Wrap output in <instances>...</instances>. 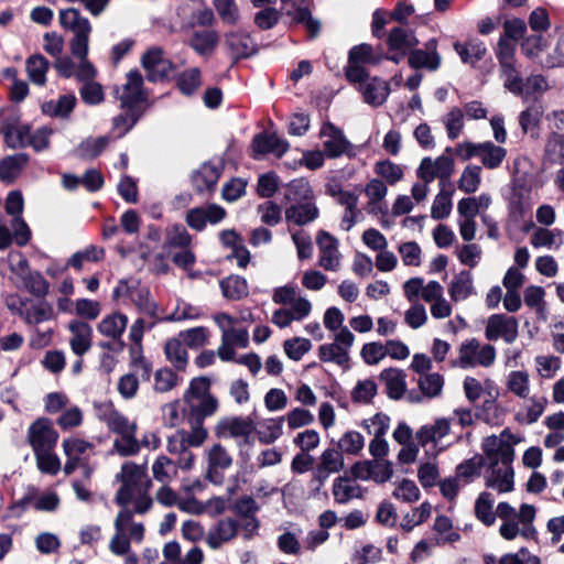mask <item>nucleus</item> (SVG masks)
Masks as SVG:
<instances>
[{
  "mask_svg": "<svg viewBox=\"0 0 564 564\" xmlns=\"http://www.w3.org/2000/svg\"><path fill=\"white\" fill-rule=\"evenodd\" d=\"M178 468L177 463L165 455H161L152 465L153 477L156 481L162 484L171 482L176 478Z\"/></svg>",
  "mask_w": 564,
  "mask_h": 564,
  "instance_id": "obj_47",
  "label": "nucleus"
},
{
  "mask_svg": "<svg viewBox=\"0 0 564 564\" xmlns=\"http://www.w3.org/2000/svg\"><path fill=\"white\" fill-rule=\"evenodd\" d=\"M63 449L67 458L80 463L89 460V457L95 454L94 444L79 437L65 438L63 441Z\"/></svg>",
  "mask_w": 564,
  "mask_h": 564,
  "instance_id": "obj_38",
  "label": "nucleus"
},
{
  "mask_svg": "<svg viewBox=\"0 0 564 564\" xmlns=\"http://www.w3.org/2000/svg\"><path fill=\"white\" fill-rule=\"evenodd\" d=\"M507 436L508 430H505L499 436L490 435L484 440L482 451L489 460V466L512 464L514 449Z\"/></svg>",
  "mask_w": 564,
  "mask_h": 564,
  "instance_id": "obj_11",
  "label": "nucleus"
},
{
  "mask_svg": "<svg viewBox=\"0 0 564 564\" xmlns=\"http://www.w3.org/2000/svg\"><path fill=\"white\" fill-rule=\"evenodd\" d=\"M495 499L490 492H481L475 502V516L486 527H490L496 521L494 511Z\"/></svg>",
  "mask_w": 564,
  "mask_h": 564,
  "instance_id": "obj_51",
  "label": "nucleus"
},
{
  "mask_svg": "<svg viewBox=\"0 0 564 564\" xmlns=\"http://www.w3.org/2000/svg\"><path fill=\"white\" fill-rule=\"evenodd\" d=\"M290 145L288 141L280 138L275 133H259L254 135L252 140L253 158L258 159L260 155L273 154L276 158H281Z\"/></svg>",
  "mask_w": 564,
  "mask_h": 564,
  "instance_id": "obj_23",
  "label": "nucleus"
},
{
  "mask_svg": "<svg viewBox=\"0 0 564 564\" xmlns=\"http://www.w3.org/2000/svg\"><path fill=\"white\" fill-rule=\"evenodd\" d=\"M115 93L121 109L139 110V106L147 99L141 73L137 69L130 70L127 74L126 83L121 87H117Z\"/></svg>",
  "mask_w": 564,
  "mask_h": 564,
  "instance_id": "obj_9",
  "label": "nucleus"
},
{
  "mask_svg": "<svg viewBox=\"0 0 564 564\" xmlns=\"http://www.w3.org/2000/svg\"><path fill=\"white\" fill-rule=\"evenodd\" d=\"M332 492L337 503L345 505L352 499L362 497L361 487L349 477H337L333 482Z\"/></svg>",
  "mask_w": 564,
  "mask_h": 564,
  "instance_id": "obj_34",
  "label": "nucleus"
},
{
  "mask_svg": "<svg viewBox=\"0 0 564 564\" xmlns=\"http://www.w3.org/2000/svg\"><path fill=\"white\" fill-rule=\"evenodd\" d=\"M184 416L186 422L198 424L216 413L218 400L209 391V381L206 378H195L191 381L184 393Z\"/></svg>",
  "mask_w": 564,
  "mask_h": 564,
  "instance_id": "obj_2",
  "label": "nucleus"
},
{
  "mask_svg": "<svg viewBox=\"0 0 564 564\" xmlns=\"http://www.w3.org/2000/svg\"><path fill=\"white\" fill-rule=\"evenodd\" d=\"M224 297L230 301H239L249 294L248 283L245 278L229 275L219 282Z\"/></svg>",
  "mask_w": 564,
  "mask_h": 564,
  "instance_id": "obj_43",
  "label": "nucleus"
},
{
  "mask_svg": "<svg viewBox=\"0 0 564 564\" xmlns=\"http://www.w3.org/2000/svg\"><path fill=\"white\" fill-rule=\"evenodd\" d=\"M547 405V399L543 395H533L524 406L523 412L517 414V420L523 424H533L542 416Z\"/></svg>",
  "mask_w": 564,
  "mask_h": 564,
  "instance_id": "obj_49",
  "label": "nucleus"
},
{
  "mask_svg": "<svg viewBox=\"0 0 564 564\" xmlns=\"http://www.w3.org/2000/svg\"><path fill=\"white\" fill-rule=\"evenodd\" d=\"M75 95L67 94L61 96L56 101L45 102L42 107L43 112L51 117L67 118L76 106Z\"/></svg>",
  "mask_w": 564,
  "mask_h": 564,
  "instance_id": "obj_52",
  "label": "nucleus"
},
{
  "mask_svg": "<svg viewBox=\"0 0 564 564\" xmlns=\"http://www.w3.org/2000/svg\"><path fill=\"white\" fill-rule=\"evenodd\" d=\"M118 478L121 486L116 494L115 502L117 505L133 503L138 514L147 513L153 503L149 495L152 481L148 476L147 466L127 462L121 466Z\"/></svg>",
  "mask_w": 564,
  "mask_h": 564,
  "instance_id": "obj_1",
  "label": "nucleus"
},
{
  "mask_svg": "<svg viewBox=\"0 0 564 564\" xmlns=\"http://www.w3.org/2000/svg\"><path fill=\"white\" fill-rule=\"evenodd\" d=\"M496 360V348L490 344H481L477 338L462 343L456 365L463 369L476 367L488 368Z\"/></svg>",
  "mask_w": 564,
  "mask_h": 564,
  "instance_id": "obj_7",
  "label": "nucleus"
},
{
  "mask_svg": "<svg viewBox=\"0 0 564 564\" xmlns=\"http://www.w3.org/2000/svg\"><path fill=\"white\" fill-rule=\"evenodd\" d=\"M224 48L234 61L249 58L258 52V45L250 33L231 30L224 34Z\"/></svg>",
  "mask_w": 564,
  "mask_h": 564,
  "instance_id": "obj_12",
  "label": "nucleus"
},
{
  "mask_svg": "<svg viewBox=\"0 0 564 564\" xmlns=\"http://www.w3.org/2000/svg\"><path fill=\"white\" fill-rule=\"evenodd\" d=\"M19 314L30 325H39L55 317L53 305L44 299L22 302Z\"/></svg>",
  "mask_w": 564,
  "mask_h": 564,
  "instance_id": "obj_26",
  "label": "nucleus"
},
{
  "mask_svg": "<svg viewBox=\"0 0 564 564\" xmlns=\"http://www.w3.org/2000/svg\"><path fill=\"white\" fill-rule=\"evenodd\" d=\"M284 416L269 417L254 424V432L262 444H272L283 433Z\"/></svg>",
  "mask_w": 564,
  "mask_h": 564,
  "instance_id": "obj_35",
  "label": "nucleus"
},
{
  "mask_svg": "<svg viewBox=\"0 0 564 564\" xmlns=\"http://www.w3.org/2000/svg\"><path fill=\"white\" fill-rule=\"evenodd\" d=\"M481 167L478 165H468L462 173L457 186L458 188L466 193L473 194L475 193L481 182Z\"/></svg>",
  "mask_w": 564,
  "mask_h": 564,
  "instance_id": "obj_62",
  "label": "nucleus"
},
{
  "mask_svg": "<svg viewBox=\"0 0 564 564\" xmlns=\"http://www.w3.org/2000/svg\"><path fill=\"white\" fill-rule=\"evenodd\" d=\"M61 25L73 32L74 36L69 42L73 56H85L89 52V35L91 24L89 20L76 8H67L59 11Z\"/></svg>",
  "mask_w": 564,
  "mask_h": 564,
  "instance_id": "obj_5",
  "label": "nucleus"
},
{
  "mask_svg": "<svg viewBox=\"0 0 564 564\" xmlns=\"http://www.w3.org/2000/svg\"><path fill=\"white\" fill-rule=\"evenodd\" d=\"M486 564H541L540 558L532 555L528 549L521 547L517 553H507L498 562L494 556L486 557Z\"/></svg>",
  "mask_w": 564,
  "mask_h": 564,
  "instance_id": "obj_61",
  "label": "nucleus"
},
{
  "mask_svg": "<svg viewBox=\"0 0 564 564\" xmlns=\"http://www.w3.org/2000/svg\"><path fill=\"white\" fill-rule=\"evenodd\" d=\"M506 387L509 392L520 399H527L530 394V376L524 370H512L506 379Z\"/></svg>",
  "mask_w": 564,
  "mask_h": 564,
  "instance_id": "obj_46",
  "label": "nucleus"
},
{
  "mask_svg": "<svg viewBox=\"0 0 564 564\" xmlns=\"http://www.w3.org/2000/svg\"><path fill=\"white\" fill-rule=\"evenodd\" d=\"M507 155L505 148L495 145L490 141L481 143L479 158L485 167L494 170L500 166Z\"/></svg>",
  "mask_w": 564,
  "mask_h": 564,
  "instance_id": "obj_53",
  "label": "nucleus"
},
{
  "mask_svg": "<svg viewBox=\"0 0 564 564\" xmlns=\"http://www.w3.org/2000/svg\"><path fill=\"white\" fill-rule=\"evenodd\" d=\"M519 335V323L514 316L494 314L488 317L485 336L488 340L502 338L505 343L512 344Z\"/></svg>",
  "mask_w": 564,
  "mask_h": 564,
  "instance_id": "obj_13",
  "label": "nucleus"
},
{
  "mask_svg": "<svg viewBox=\"0 0 564 564\" xmlns=\"http://www.w3.org/2000/svg\"><path fill=\"white\" fill-rule=\"evenodd\" d=\"M441 55L437 53V41L429 40L424 48L411 50L409 53V65L414 69L425 68L434 72L441 65Z\"/></svg>",
  "mask_w": 564,
  "mask_h": 564,
  "instance_id": "obj_20",
  "label": "nucleus"
},
{
  "mask_svg": "<svg viewBox=\"0 0 564 564\" xmlns=\"http://www.w3.org/2000/svg\"><path fill=\"white\" fill-rule=\"evenodd\" d=\"M226 210L217 205L209 204L206 207H195L187 212L186 224L197 231L205 229L207 224L216 225L224 220Z\"/></svg>",
  "mask_w": 564,
  "mask_h": 564,
  "instance_id": "obj_19",
  "label": "nucleus"
},
{
  "mask_svg": "<svg viewBox=\"0 0 564 564\" xmlns=\"http://www.w3.org/2000/svg\"><path fill=\"white\" fill-rule=\"evenodd\" d=\"M316 243L319 250L318 264L326 271H338L341 261L338 240L328 231L319 230L316 236Z\"/></svg>",
  "mask_w": 564,
  "mask_h": 564,
  "instance_id": "obj_16",
  "label": "nucleus"
},
{
  "mask_svg": "<svg viewBox=\"0 0 564 564\" xmlns=\"http://www.w3.org/2000/svg\"><path fill=\"white\" fill-rule=\"evenodd\" d=\"M239 523L231 518H225L212 527L205 538L206 544L213 549H219L224 543L231 541L238 532Z\"/></svg>",
  "mask_w": 564,
  "mask_h": 564,
  "instance_id": "obj_27",
  "label": "nucleus"
},
{
  "mask_svg": "<svg viewBox=\"0 0 564 564\" xmlns=\"http://www.w3.org/2000/svg\"><path fill=\"white\" fill-rule=\"evenodd\" d=\"M212 2L224 24L236 25L239 23L241 14L236 0H213Z\"/></svg>",
  "mask_w": 564,
  "mask_h": 564,
  "instance_id": "obj_54",
  "label": "nucleus"
},
{
  "mask_svg": "<svg viewBox=\"0 0 564 564\" xmlns=\"http://www.w3.org/2000/svg\"><path fill=\"white\" fill-rule=\"evenodd\" d=\"M231 464L232 458L227 449L220 444H214L208 451L207 478L214 484H220L221 476L218 470L227 469Z\"/></svg>",
  "mask_w": 564,
  "mask_h": 564,
  "instance_id": "obj_31",
  "label": "nucleus"
},
{
  "mask_svg": "<svg viewBox=\"0 0 564 564\" xmlns=\"http://www.w3.org/2000/svg\"><path fill=\"white\" fill-rule=\"evenodd\" d=\"M321 135L325 138L323 143L324 154L329 159L338 158L343 154H348L351 149L350 142L346 139L343 131L332 122H326L321 129Z\"/></svg>",
  "mask_w": 564,
  "mask_h": 564,
  "instance_id": "obj_18",
  "label": "nucleus"
},
{
  "mask_svg": "<svg viewBox=\"0 0 564 564\" xmlns=\"http://www.w3.org/2000/svg\"><path fill=\"white\" fill-rule=\"evenodd\" d=\"M215 21L214 11L203 0H183L175 10L174 24L182 31L212 26Z\"/></svg>",
  "mask_w": 564,
  "mask_h": 564,
  "instance_id": "obj_6",
  "label": "nucleus"
},
{
  "mask_svg": "<svg viewBox=\"0 0 564 564\" xmlns=\"http://www.w3.org/2000/svg\"><path fill=\"white\" fill-rule=\"evenodd\" d=\"M110 138L101 135L98 138H87L75 149V154L84 160L97 158L109 144Z\"/></svg>",
  "mask_w": 564,
  "mask_h": 564,
  "instance_id": "obj_50",
  "label": "nucleus"
},
{
  "mask_svg": "<svg viewBox=\"0 0 564 564\" xmlns=\"http://www.w3.org/2000/svg\"><path fill=\"white\" fill-rule=\"evenodd\" d=\"M22 502L31 505L37 511L53 512L58 508L61 500L55 491H46L28 494Z\"/></svg>",
  "mask_w": 564,
  "mask_h": 564,
  "instance_id": "obj_45",
  "label": "nucleus"
},
{
  "mask_svg": "<svg viewBox=\"0 0 564 564\" xmlns=\"http://www.w3.org/2000/svg\"><path fill=\"white\" fill-rule=\"evenodd\" d=\"M460 539L459 533L451 532L446 536H432L419 541L413 547L410 557L414 563L422 562L426 557L431 556L432 550L435 546H441L446 543H454Z\"/></svg>",
  "mask_w": 564,
  "mask_h": 564,
  "instance_id": "obj_32",
  "label": "nucleus"
},
{
  "mask_svg": "<svg viewBox=\"0 0 564 564\" xmlns=\"http://www.w3.org/2000/svg\"><path fill=\"white\" fill-rule=\"evenodd\" d=\"M489 471L486 475V486L497 490L499 494H506L513 490V469L511 465L488 466Z\"/></svg>",
  "mask_w": 564,
  "mask_h": 564,
  "instance_id": "obj_30",
  "label": "nucleus"
},
{
  "mask_svg": "<svg viewBox=\"0 0 564 564\" xmlns=\"http://www.w3.org/2000/svg\"><path fill=\"white\" fill-rule=\"evenodd\" d=\"M284 198L292 204L313 200V191L306 180L296 178L286 185Z\"/></svg>",
  "mask_w": 564,
  "mask_h": 564,
  "instance_id": "obj_48",
  "label": "nucleus"
},
{
  "mask_svg": "<svg viewBox=\"0 0 564 564\" xmlns=\"http://www.w3.org/2000/svg\"><path fill=\"white\" fill-rule=\"evenodd\" d=\"M452 194L453 189H444V186H441L440 193L435 196L432 207H431V217L434 219H445L449 216L453 204H452Z\"/></svg>",
  "mask_w": 564,
  "mask_h": 564,
  "instance_id": "obj_60",
  "label": "nucleus"
},
{
  "mask_svg": "<svg viewBox=\"0 0 564 564\" xmlns=\"http://www.w3.org/2000/svg\"><path fill=\"white\" fill-rule=\"evenodd\" d=\"M416 382L422 394L427 399H433L442 393L444 378L440 373H427L420 376Z\"/></svg>",
  "mask_w": 564,
  "mask_h": 564,
  "instance_id": "obj_59",
  "label": "nucleus"
},
{
  "mask_svg": "<svg viewBox=\"0 0 564 564\" xmlns=\"http://www.w3.org/2000/svg\"><path fill=\"white\" fill-rule=\"evenodd\" d=\"M344 468V456L336 448H326L319 456L317 466L313 469L311 484L316 492L325 485L332 474Z\"/></svg>",
  "mask_w": 564,
  "mask_h": 564,
  "instance_id": "obj_10",
  "label": "nucleus"
},
{
  "mask_svg": "<svg viewBox=\"0 0 564 564\" xmlns=\"http://www.w3.org/2000/svg\"><path fill=\"white\" fill-rule=\"evenodd\" d=\"M105 422L108 429L117 433L119 435L130 434V432H135L137 426L134 423H131L122 413L117 410H111L105 414Z\"/></svg>",
  "mask_w": 564,
  "mask_h": 564,
  "instance_id": "obj_64",
  "label": "nucleus"
},
{
  "mask_svg": "<svg viewBox=\"0 0 564 564\" xmlns=\"http://www.w3.org/2000/svg\"><path fill=\"white\" fill-rule=\"evenodd\" d=\"M380 380L384 382L389 398L399 400L403 397L406 384L405 375L402 370L394 368L384 369L380 373Z\"/></svg>",
  "mask_w": 564,
  "mask_h": 564,
  "instance_id": "obj_36",
  "label": "nucleus"
},
{
  "mask_svg": "<svg viewBox=\"0 0 564 564\" xmlns=\"http://www.w3.org/2000/svg\"><path fill=\"white\" fill-rule=\"evenodd\" d=\"M523 295L525 305L535 310L538 319L545 322L549 313L544 301V289L538 285H530L525 288Z\"/></svg>",
  "mask_w": 564,
  "mask_h": 564,
  "instance_id": "obj_44",
  "label": "nucleus"
},
{
  "mask_svg": "<svg viewBox=\"0 0 564 564\" xmlns=\"http://www.w3.org/2000/svg\"><path fill=\"white\" fill-rule=\"evenodd\" d=\"M355 341V335L349 328H340L334 334V341L318 347V358L323 362H333L343 369L349 368V350Z\"/></svg>",
  "mask_w": 564,
  "mask_h": 564,
  "instance_id": "obj_8",
  "label": "nucleus"
},
{
  "mask_svg": "<svg viewBox=\"0 0 564 564\" xmlns=\"http://www.w3.org/2000/svg\"><path fill=\"white\" fill-rule=\"evenodd\" d=\"M354 84L358 85V90L361 93L364 101L372 107L381 106L390 94V87L386 80L377 76L370 77L369 74L367 79Z\"/></svg>",
  "mask_w": 564,
  "mask_h": 564,
  "instance_id": "obj_22",
  "label": "nucleus"
},
{
  "mask_svg": "<svg viewBox=\"0 0 564 564\" xmlns=\"http://www.w3.org/2000/svg\"><path fill=\"white\" fill-rule=\"evenodd\" d=\"M166 449L171 455L178 456L175 463L178 464L180 469L189 470L193 468L195 455L186 445L184 436H181L177 431L167 438Z\"/></svg>",
  "mask_w": 564,
  "mask_h": 564,
  "instance_id": "obj_33",
  "label": "nucleus"
},
{
  "mask_svg": "<svg viewBox=\"0 0 564 564\" xmlns=\"http://www.w3.org/2000/svg\"><path fill=\"white\" fill-rule=\"evenodd\" d=\"M219 41L220 35L218 31L206 28L194 30L187 41V44L199 56L209 57L215 53Z\"/></svg>",
  "mask_w": 564,
  "mask_h": 564,
  "instance_id": "obj_25",
  "label": "nucleus"
},
{
  "mask_svg": "<svg viewBox=\"0 0 564 564\" xmlns=\"http://www.w3.org/2000/svg\"><path fill=\"white\" fill-rule=\"evenodd\" d=\"M128 324V317L121 313H112L105 316L98 324V332L113 340H118L123 335Z\"/></svg>",
  "mask_w": 564,
  "mask_h": 564,
  "instance_id": "obj_39",
  "label": "nucleus"
},
{
  "mask_svg": "<svg viewBox=\"0 0 564 564\" xmlns=\"http://www.w3.org/2000/svg\"><path fill=\"white\" fill-rule=\"evenodd\" d=\"M29 161L25 153L8 155L0 161V180L3 182H13Z\"/></svg>",
  "mask_w": 564,
  "mask_h": 564,
  "instance_id": "obj_40",
  "label": "nucleus"
},
{
  "mask_svg": "<svg viewBox=\"0 0 564 564\" xmlns=\"http://www.w3.org/2000/svg\"><path fill=\"white\" fill-rule=\"evenodd\" d=\"M147 79L155 83L165 79L173 70V63L164 56L161 47L149 48L141 57Z\"/></svg>",
  "mask_w": 564,
  "mask_h": 564,
  "instance_id": "obj_15",
  "label": "nucleus"
},
{
  "mask_svg": "<svg viewBox=\"0 0 564 564\" xmlns=\"http://www.w3.org/2000/svg\"><path fill=\"white\" fill-rule=\"evenodd\" d=\"M284 216L289 225L303 227L318 218L319 209L313 199L308 202L291 204L288 208H285Z\"/></svg>",
  "mask_w": 564,
  "mask_h": 564,
  "instance_id": "obj_28",
  "label": "nucleus"
},
{
  "mask_svg": "<svg viewBox=\"0 0 564 564\" xmlns=\"http://www.w3.org/2000/svg\"><path fill=\"white\" fill-rule=\"evenodd\" d=\"M419 43L411 30L398 26L393 28L388 35L387 45L389 51H409Z\"/></svg>",
  "mask_w": 564,
  "mask_h": 564,
  "instance_id": "obj_42",
  "label": "nucleus"
},
{
  "mask_svg": "<svg viewBox=\"0 0 564 564\" xmlns=\"http://www.w3.org/2000/svg\"><path fill=\"white\" fill-rule=\"evenodd\" d=\"M167 360L177 369L184 370L187 366L188 355L184 347V343L180 339L172 338L166 341L164 347Z\"/></svg>",
  "mask_w": 564,
  "mask_h": 564,
  "instance_id": "obj_55",
  "label": "nucleus"
},
{
  "mask_svg": "<svg viewBox=\"0 0 564 564\" xmlns=\"http://www.w3.org/2000/svg\"><path fill=\"white\" fill-rule=\"evenodd\" d=\"M176 84L184 95H193L202 84L199 68L192 67L184 70L177 76Z\"/></svg>",
  "mask_w": 564,
  "mask_h": 564,
  "instance_id": "obj_63",
  "label": "nucleus"
},
{
  "mask_svg": "<svg viewBox=\"0 0 564 564\" xmlns=\"http://www.w3.org/2000/svg\"><path fill=\"white\" fill-rule=\"evenodd\" d=\"M68 329L72 334L70 348L76 356L82 357L91 347L93 328L86 322L75 319L68 324Z\"/></svg>",
  "mask_w": 564,
  "mask_h": 564,
  "instance_id": "obj_29",
  "label": "nucleus"
},
{
  "mask_svg": "<svg viewBox=\"0 0 564 564\" xmlns=\"http://www.w3.org/2000/svg\"><path fill=\"white\" fill-rule=\"evenodd\" d=\"M221 172V164L210 161L205 162L193 172L191 176L192 184L198 193L213 192L216 188Z\"/></svg>",
  "mask_w": 564,
  "mask_h": 564,
  "instance_id": "obj_24",
  "label": "nucleus"
},
{
  "mask_svg": "<svg viewBox=\"0 0 564 564\" xmlns=\"http://www.w3.org/2000/svg\"><path fill=\"white\" fill-rule=\"evenodd\" d=\"M26 70L32 83L35 85H44L48 70V62L42 55H32L26 59Z\"/></svg>",
  "mask_w": 564,
  "mask_h": 564,
  "instance_id": "obj_58",
  "label": "nucleus"
},
{
  "mask_svg": "<svg viewBox=\"0 0 564 564\" xmlns=\"http://www.w3.org/2000/svg\"><path fill=\"white\" fill-rule=\"evenodd\" d=\"M386 53L381 45L373 47L368 43L352 46L348 52V63L345 76L348 82L357 83L368 78L369 72L365 65H379L384 61Z\"/></svg>",
  "mask_w": 564,
  "mask_h": 564,
  "instance_id": "obj_4",
  "label": "nucleus"
},
{
  "mask_svg": "<svg viewBox=\"0 0 564 564\" xmlns=\"http://www.w3.org/2000/svg\"><path fill=\"white\" fill-rule=\"evenodd\" d=\"M120 511L115 519L116 533L109 543L110 551L116 555H124L130 552L131 542L141 543L144 538V527L141 522L133 521L137 513L129 505H118Z\"/></svg>",
  "mask_w": 564,
  "mask_h": 564,
  "instance_id": "obj_3",
  "label": "nucleus"
},
{
  "mask_svg": "<svg viewBox=\"0 0 564 564\" xmlns=\"http://www.w3.org/2000/svg\"><path fill=\"white\" fill-rule=\"evenodd\" d=\"M544 113V108L541 104L534 102L519 115V124L523 133H530L531 137L539 135V127Z\"/></svg>",
  "mask_w": 564,
  "mask_h": 564,
  "instance_id": "obj_37",
  "label": "nucleus"
},
{
  "mask_svg": "<svg viewBox=\"0 0 564 564\" xmlns=\"http://www.w3.org/2000/svg\"><path fill=\"white\" fill-rule=\"evenodd\" d=\"M454 48L464 63L475 64L484 58L487 50L480 41H469L465 44L455 43Z\"/></svg>",
  "mask_w": 564,
  "mask_h": 564,
  "instance_id": "obj_56",
  "label": "nucleus"
},
{
  "mask_svg": "<svg viewBox=\"0 0 564 564\" xmlns=\"http://www.w3.org/2000/svg\"><path fill=\"white\" fill-rule=\"evenodd\" d=\"M474 292L473 276L469 271H460L451 282L448 293L454 302L468 299Z\"/></svg>",
  "mask_w": 564,
  "mask_h": 564,
  "instance_id": "obj_41",
  "label": "nucleus"
},
{
  "mask_svg": "<svg viewBox=\"0 0 564 564\" xmlns=\"http://www.w3.org/2000/svg\"><path fill=\"white\" fill-rule=\"evenodd\" d=\"M57 440L58 433L50 419L40 417L28 430V441L33 452L53 451Z\"/></svg>",
  "mask_w": 564,
  "mask_h": 564,
  "instance_id": "obj_14",
  "label": "nucleus"
},
{
  "mask_svg": "<svg viewBox=\"0 0 564 564\" xmlns=\"http://www.w3.org/2000/svg\"><path fill=\"white\" fill-rule=\"evenodd\" d=\"M249 334L245 328H231L224 330L221 344L217 349V356L223 361H232L236 357V348H247Z\"/></svg>",
  "mask_w": 564,
  "mask_h": 564,
  "instance_id": "obj_21",
  "label": "nucleus"
},
{
  "mask_svg": "<svg viewBox=\"0 0 564 564\" xmlns=\"http://www.w3.org/2000/svg\"><path fill=\"white\" fill-rule=\"evenodd\" d=\"M253 430L254 422L250 417L226 416L217 422L215 434L219 438L243 437L245 442L248 443Z\"/></svg>",
  "mask_w": 564,
  "mask_h": 564,
  "instance_id": "obj_17",
  "label": "nucleus"
},
{
  "mask_svg": "<svg viewBox=\"0 0 564 564\" xmlns=\"http://www.w3.org/2000/svg\"><path fill=\"white\" fill-rule=\"evenodd\" d=\"M432 512V506L427 501L422 502L417 508H414L411 512H408L402 521L401 529L405 532L412 531L415 527L425 522Z\"/></svg>",
  "mask_w": 564,
  "mask_h": 564,
  "instance_id": "obj_57",
  "label": "nucleus"
}]
</instances>
